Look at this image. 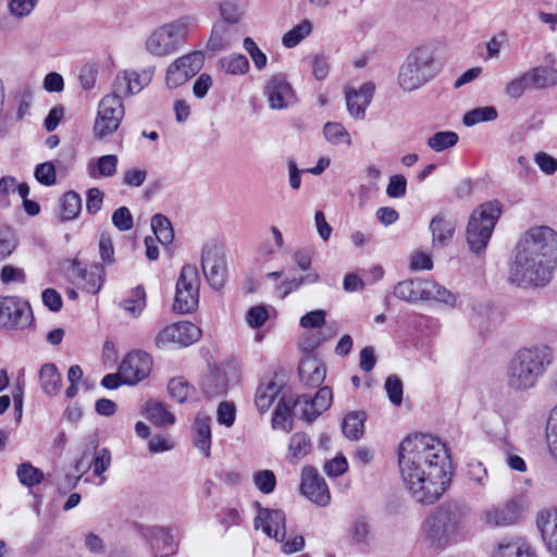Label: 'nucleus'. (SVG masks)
Returning <instances> with one entry per match:
<instances>
[{"instance_id":"obj_1","label":"nucleus","mask_w":557,"mask_h":557,"mask_svg":"<svg viewBox=\"0 0 557 557\" xmlns=\"http://www.w3.org/2000/svg\"><path fill=\"white\" fill-rule=\"evenodd\" d=\"M398 467L411 497L420 504H434L449 484L445 445L429 434L407 436L398 448Z\"/></svg>"},{"instance_id":"obj_2","label":"nucleus","mask_w":557,"mask_h":557,"mask_svg":"<svg viewBox=\"0 0 557 557\" xmlns=\"http://www.w3.org/2000/svg\"><path fill=\"white\" fill-rule=\"evenodd\" d=\"M553 361L554 352L547 345L519 349L506 366L505 381L507 388L513 393L531 391L536 387Z\"/></svg>"},{"instance_id":"obj_3","label":"nucleus","mask_w":557,"mask_h":557,"mask_svg":"<svg viewBox=\"0 0 557 557\" xmlns=\"http://www.w3.org/2000/svg\"><path fill=\"white\" fill-rule=\"evenodd\" d=\"M467 512L456 504L441 505L423 520L420 531L431 546L444 549L462 537Z\"/></svg>"},{"instance_id":"obj_4","label":"nucleus","mask_w":557,"mask_h":557,"mask_svg":"<svg viewBox=\"0 0 557 557\" xmlns=\"http://www.w3.org/2000/svg\"><path fill=\"white\" fill-rule=\"evenodd\" d=\"M437 74L434 51L428 46L414 48L399 67L397 82L407 92L414 91Z\"/></svg>"},{"instance_id":"obj_5","label":"nucleus","mask_w":557,"mask_h":557,"mask_svg":"<svg viewBox=\"0 0 557 557\" xmlns=\"http://www.w3.org/2000/svg\"><path fill=\"white\" fill-rule=\"evenodd\" d=\"M500 214L502 205L498 201H486L473 210L466 228L470 251L475 255L485 251Z\"/></svg>"},{"instance_id":"obj_6","label":"nucleus","mask_w":557,"mask_h":557,"mask_svg":"<svg viewBox=\"0 0 557 557\" xmlns=\"http://www.w3.org/2000/svg\"><path fill=\"white\" fill-rule=\"evenodd\" d=\"M556 267L516 247L509 268V281L519 287H542L548 284Z\"/></svg>"},{"instance_id":"obj_7","label":"nucleus","mask_w":557,"mask_h":557,"mask_svg":"<svg viewBox=\"0 0 557 557\" xmlns=\"http://www.w3.org/2000/svg\"><path fill=\"white\" fill-rule=\"evenodd\" d=\"M191 22L185 16L158 27L146 40L147 51L154 57L174 53L185 42Z\"/></svg>"},{"instance_id":"obj_8","label":"nucleus","mask_w":557,"mask_h":557,"mask_svg":"<svg viewBox=\"0 0 557 557\" xmlns=\"http://www.w3.org/2000/svg\"><path fill=\"white\" fill-rule=\"evenodd\" d=\"M125 111L123 100L113 92L106 95L98 103L92 126V136L99 141H107L120 127Z\"/></svg>"},{"instance_id":"obj_9","label":"nucleus","mask_w":557,"mask_h":557,"mask_svg":"<svg viewBox=\"0 0 557 557\" xmlns=\"http://www.w3.org/2000/svg\"><path fill=\"white\" fill-rule=\"evenodd\" d=\"M517 247L557 268V233L548 226L530 228Z\"/></svg>"},{"instance_id":"obj_10","label":"nucleus","mask_w":557,"mask_h":557,"mask_svg":"<svg viewBox=\"0 0 557 557\" xmlns=\"http://www.w3.org/2000/svg\"><path fill=\"white\" fill-rule=\"evenodd\" d=\"M200 277L196 265L186 264L182 268L176 282V293L173 304L174 311L190 313L199 302Z\"/></svg>"},{"instance_id":"obj_11","label":"nucleus","mask_w":557,"mask_h":557,"mask_svg":"<svg viewBox=\"0 0 557 557\" xmlns=\"http://www.w3.org/2000/svg\"><path fill=\"white\" fill-rule=\"evenodd\" d=\"M65 271L72 284L91 294H97L106 280V270L101 263H92L86 268L77 259H73Z\"/></svg>"},{"instance_id":"obj_12","label":"nucleus","mask_w":557,"mask_h":557,"mask_svg":"<svg viewBox=\"0 0 557 557\" xmlns=\"http://www.w3.org/2000/svg\"><path fill=\"white\" fill-rule=\"evenodd\" d=\"M201 336L200 329L191 322H177L162 329L156 336L154 344L158 348L169 345L189 346Z\"/></svg>"},{"instance_id":"obj_13","label":"nucleus","mask_w":557,"mask_h":557,"mask_svg":"<svg viewBox=\"0 0 557 557\" xmlns=\"http://www.w3.org/2000/svg\"><path fill=\"white\" fill-rule=\"evenodd\" d=\"M203 54L195 51L176 59L166 71V85L177 88L194 77L203 65Z\"/></svg>"},{"instance_id":"obj_14","label":"nucleus","mask_w":557,"mask_h":557,"mask_svg":"<svg viewBox=\"0 0 557 557\" xmlns=\"http://www.w3.org/2000/svg\"><path fill=\"white\" fill-rule=\"evenodd\" d=\"M263 95L272 110H284L296 102V95L285 75L277 73L265 82Z\"/></svg>"},{"instance_id":"obj_15","label":"nucleus","mask_w":557,"mask_h":557,"mask_svg":"<svg viewBox=\"0 0 557 557\" xmlns=\"http://www.w3.org/2000/svg\"><path fill=\"white\" fill-rule=\"evenodd\" d=\"M152 368V358L140 350L128 352L120 364V375L124 384L134 385L147 377Z\"/></svg>"},{"instance_id":"obj_16","label":"nucleus","mask_w":557,"mask_h":557,"mask_svg":"<svg viewBox=\"0 0 557 557\" xmlns=\"http://www.w3.org/2000/svg\"><path fill=\"white\" fill-rule=\"evenodd\" d=\"M32 310L27 302L15 297L0 298V325L23 329L30 323Z\"/></svg>"},{"instance_id":"obj_17","label":"nucleus","mask_w":557,"mask_h":557,"mask_svg":"<svg viewBox=\"0 0 557 557\" xmlns=\"http://www.w3.org/2000/svg\"><path fill=\"white\" fill-rule=\"evenodd\" d=\"M152 75V70H144L141 72L121 71L116 74L112 84V92L121 100L125 97L138 94L151 82Z\"/></svg>"},{"instance_id":"obj_18","label":"nucleus","mask_w":557,"mask_h":557,"mask_svg":"<svg viewBox=\"0 0 557 557\" xmlns=\"http://www.w3.org/2000/svg\"><path fill=\"white\" fill-rule=\"evenodd\" d=\"M301 493L318 506L325 507L331 502L329 486L313 467H305L301 471Z\"/></svg>"},{"instance_id":"obj_19","label":"nucleus","mask_w":557,"mask_h":557,"mask_svg":"<svg viewBox=\"0 0 557 557\" xmlns=\"http://www.w3.org/2000/svg\"><path fill=\"white\" fill-rule=\"evenodd\" d=\"M201 267L209 285L221 289L226 280V260L224 255L215 247L206 248L201 257Z\"/></svg>"},{"instance_id":"obj_20","label":"nucleus","mask_w":557,"mask_h":557,"mask_svg":"<svg viewBox=\"0 0 557 557\" xmlns=\"http://www.w3.org/2000/svg\"><path fill=\"white\" fill-rule=\"evenodd\" d=\"M285 523V513L280 509L260 508L255 518V528L262 529L269 537H273L277 542H283L286 537Z\"/></svg>"},{"instance_id":"obj_21","label":"nucleus","mask_w":557,"mask_h":557,"mask_svg":"<svg viewBox=\"0 0 557 557\" xmlns=\"http://www.w3.org/2000/svg\"><path fill=\"white\" fill-rule=\"evenodd\" d=\"M374 91L375 84L373 82H366L358 89H346V106L350 116L356 120L366 117V111L373 99Z\"/></svg>"},{"instance_id":"obj_22","label":"nucleus","mask_w":557,"mask_h":557,"mask_svg":"<svg viewBox=\"0 0 557 557\" xmlns=\"http://www.w3.org/2000/svg\"><path fill=\"white\" fill-rule=\"evenodd\" d=\"M144 536L149 541L151 553L154 557H169L176 552L177 544L170 531L161 527H148Z\"/></svg>"},{"instance_id":"obj_23","label":"nucleus","mask_w":557,"mask_h":557,"mask_svg":"<svg viewBox=\"0 0 557 557\" xmlns=\"http://www.w3.org/2000/svg\"><path fill=\"white\" fill-rule=\"evenodd\" d=\"M298 374L305 385L318 387L325 380L326 368L319 358L309 351L301 358Z\"/></svg>"},{"instance_id":"obj_24","label":"nucleus","mask_w":557,"mask_h":557,"mask_svg":"<svg viewBox=\"0 0 557 557\" xmlns=\"http://www.w3.org/2000/svg\"><path fill=\"white\" fill-rule=\"evenodd\" d=\"M536 525L547 550L557 556V509L540 511Z\"/></svg>"},{"instance_id":"obj_25","label":"nucleus","mask_w":557,"mask_h":557,"mask_svg":"<svg viewBox=\"0 0 557 557\" xmlns=\"http://www.w3.org/2000/svg\"><path fill=\"white\" fill-rule=\"evenodd\" d=\"M455 222L443 214L433 216L429 224V231L432 234V247L434 249L443 248L449 245L455 234Z\"/></svg>"},{"instance_id":"obj_26","label":"nucleus","mask_w":557,"mask_h":557,"mask_svg":"<svg viewBox=\"0 0 557 557\" xmlns=\"http://www.w3.org/2000/svg\"><path fill=\"white\" fill-rule=\"evenodd\" d=\"M521 512L518 499H510L503 506L486 512V523L492 527H505L517 522Z\"/></svg>"},{"instance_id":"obj_27","label":"nucleus","mask_w":557,"mask_h":557,"mask_svg":"<svg viewBox=\"0 0 557 557\" xmlns=\"http://www.w3.org/2000/svg\"><path fill=\"white\" fill-rule=\"evenodd\" d=\"M228 387L226 374L220 369L210 370L201 380V389L206 397L214 398L226 393Z\"/></svg>"},{"instance_id":"obj_28","label":"nucleus","mask_w":557,"mask_h":557,"mask_svg":"<svg viewBox=\"0 0 557 557\" xmlns=\"http://www.w3.org/2000/svg\"><path fill=\"white\" fill-rule=\"evenodd\" d=\"M426 280H406L394 287V295L404 301L416 302L424 300Z\"/></svg>"},{"instance_id":"obj_29","label":"nucleus","mask_w":557,"mask_h":557,"mask_svg":"<svg viewBox=\"0 0 557 557\" xmlns=\"http://www.w3.org/2000/svg\"><path fill=\"white\" fill-rule=\"evenodd\" d=\"M194 445L200 449L203 455L210 457L211 450V428L210 419L198 414L193 425Z\"/></svg>"},{"instance_id":"obj_30","label":"nucleus","mask_w":557,"mask_h":557,"mask_svg":"<svg viewBox=\"0 0 557 557\" xmlns=\"http://www.w3.org/2000/svg\"><path fill=\"white\" fill-rule=\"evenodd\" d=\"M294 407V398L283 396L273 413L272 428L289 433L293 429L292 409Z\"/></svg>"},{"instance_id":"obj_31","label":"nucleus","mask_w":557,"mask_h":557,"mask_svg":"<svg viewBox=\"0 0 557 557\" xmlns=\"http://www.w3.org/2000/svg\"><path fill=\"white\" fill-rule=\"evenodd\" d=\"M145 417L152 424L158 426L172 425L175 417L168 410L164 404L157 400H149L145 405Z\"/></svg>"},{"instance_id":"obj_32","label":"nucleus","mask_w":557,"mask_h":557,"mask_svg":"<svg viewBox=\"0 0 557 557\" xmlns=\"http://www.w3.org/2000/svg\"><path fill=\"white\" fill-rule=\"evenodd\" d=\"M39 381L47 395H57L61 387L62 377L53 363H45L39 371Z\"/></svg>"},{"instance_id":"obj_33","label":"nucleus","mask_w":557,"mask_h":557,"mask_svg":"<svg viewBox=\"0 0 557 557\" xmlns=\"http://www.w3.org/2000/svg\"><path fill=\"white\" fill-rule=\"evenodd\" d=\"M532 87L544 89L557 85V69L537 66L528 71Z\"/></svg>"},{"instance_id":"obj_34","label":"nucleus","mask_w":557,"mask_h":557,"mask_svg":"<svg viewBox=\"0 0 557 557\" xmlns=\"http://www.w3.org/2000/svg\"><path fill=\"white\" fill-rule=\"evenodd\" d=\"M119 158L115 154L99 157L96 163L88 164V174L91 177H112L116 173Z\"/></svg>"},{"instance_id":"obj_35","label":"nucleus","mask_w":557,"mask_h":557,"mask_svg":"<svg viewBox=\"0 0 557 557\" xmlns=\"http://www.w3.org/2000/svg\"><path fill=\"white\" fill-rule=\"evenodd\" d=\"M366 416L363 412L348 413L342 423L344 435L352 441L359 440L363 435Z\"/></svg>"},{"instance_id":"obj_36","label":"nucleus","mask_w":557,"mask_h":557,"mask_svg":"<svg viewBox=\"0 0 557 557\" xmlns=\"http://www.w3.org/2000/svg\"><path fill=\"white\" fill-rule=\"evenodd\" d=\"M311 448L310 437L304 432H297L289 440L287 457L289 461L298 460L307 456Z\"/></svg>"},{"instance_id":"obj_37","label":"nucleus","mask_w":557,"mask_h":557,"mask_svg":"<svg viewBox=\"0 0 557 557\" xmlns=\"http://www.w3.org/2000/svg\"><path fill=\"white\" fill-rule=\"evenodd\" d=\"M121 308L132 317H138L146 307V292L141 285L132 289L129 296L121 301Z\"/></svg>"},{"instance_id":"obj_38","label":"nucleus","mask_w":557,"mask_h":557,"mask_svg":"<svg viewBox=\"0 0 557 557\" xmlns=\"http://www.w3.org/2000/svg\"><path fill=\"white\" fill-rule=\"evenodd\" d=\"M82 210V198L73 190L66 191L60 200V216L62 220L75 219Z\"/></svg>"},{"instance_id":"obj_39","label":"nucleus","mask_w":557,"mask_h":557,"mask_svg":"<svg viewBox=\"0 0 557 557\" xmlns=\"http://www.w3.org/2000/svg\"><path fill=\"white\" fill-rule=\"evenodd\" d=\"M281 386L274 382L258 387L255 404L259 411L265 412L280 394Z\"/></svg>"},{"instance_id":"obj_40","label":"nucleus","mask_w":557,"mask_h":557,"mask_svg":"<svg viewBox=\"0 0 557 557\" xmlns=\"http://www.w3.org/2000/svg\"><path fill=\"white\" fill-rule=\"evenodd\" d=\"M151 228L162 245L166 246L173 242L174 232L170 220L162 214H154L151 219Z\"/></svg>"},{"instance_id":"obj_41","label":"nucleus","mask_w":557,"mask_h":557,"mask_svg":"<svg viewBox=\"0 0 557 557\" xmlns=\"http://www.w3.org/2000/svg\"><path fill=\"white\" fill-rule=\"evenodd\" d=\"M498 116L497 110L492 106L478 107L468 111L463 117L462 123L468 126H474L482 122L495 121Z\"/></svg>"},{"instance_id":"obj_42","label":"nucleus","mask_w":557,"mask_h":557,"mask_svg":"<svg viewBox=\"0 0 557 557\" xmlns=\"http://www.w3.org/2000/svg\"><path fill=\"white\" fill-rule=\"evenodd\" d=\"M16 475L20 483L27 487H33L44 481V472L34 467L30 462H23L17 467Z\"/></svg>"},{"instance_id":"obj_43","label":"nucleus","mask_w":557,"mask_h":557,"mask_svg":"<svg viewBox=\"0 0 557 557\" xmlns=\"http://www.w3.org/2000/svg\"><path fill=\"white\" fill-rule=\"evenodd\" d=\"M425 299H434L449 306H455L457 297L447 288L434 281H425Z\"/></svg>"},{"instance_id":"obj_44","label":"nucleus","mask_w":557,"mask_h":557,"mask_svg":"<svg viewBox=\"0 0 557 557\" xmlns=\"http://www.w3.org/2000/svg\"><path fill=\"white\" fill-rule=\"evenodd\" d=\"M311 32V22L304 20L283 36L282 42L286 48H294L307 36H309Z\"/></svg>"},{"instance_id":"obj_45","label":"nucleus","mask_w":557,"mask_h":557,"mask_svg":"<svg viewBox=\"0 0 557 557\" xmlns=\"http://www.w3.org/2000/svg\"><path fill=\"white\" fill-rule=\"evenodd\" d=\"M221 67L231 75H243L249 70L248 59L243 54H230L220 60Z\"/></svg>"},{"instance_id":"obj_46","label":"nucleus","mask_w":557,"mask_h":557,"mask_svg":"<svg viewBox=\"0 0 557 557\" xmlns=\"http://www.w3.org/2000/svg\"><path fill=\"white\" fill-rule=\"evenodd\" d=\"M457 143L458 135L451 131L437 132L428 139V146L436 152L454 147Z\"/></svg>"},{"instance_id":"obj_47","label":"nucleus","mask_w":557,"mask_h":557,"mask_svg":"<svg viewBox=\"0 0 557 557\" xmlns=\"http://www.w3.org/2000/svg\"><path fill=\"white\" fill-rule=\"evenodd\" d=\"M323 133L325 139L332 145L347 144L349 146L351 144L349 133L339 123H326L324 125Z\"/></svg>"},{"instance_id":"obj_48","label":"nucleus","mask_w":557,"mask_h":557,"mask_svg":"<svg viewBox=\"0 0 557 557\" xmlns=\"http://www.w3.org/2000/svg\"><path fill=\"white\" fill-rule=\"evenodd\" d=\"M497 557H535V554L525 542H513L499 545Z\"/></svg>"},{"instance_id":"obj_49","label":"nucleus","mask_w":557,"mask_h":557,"mask_svg":"<svg viewBox=\"0 0 557 557\" xmlns=\"http://www.w3.org/2000/svg\"><path fill=\"white\" fill-rule=\"evenodd\" d=\"M169 393L177 403L186 401L191 395L194 388L184 377H173L168 385Z\"/></svg>"},{"instance_id":"obj_50","label":"nucleus","mask_w":557,"mask_h":557,"mask_svg":"<svg viewBox=\"0 0 557 557\" xmlns=\"http://www.w3.org/2000/svg\"><path fill=\"white\" fill-rule=\"evenodd\" d=\"M20 186L13 176L5 175L0 178V208H8L11 205L10 196L15 191L20 194Z\"/></svg>"},{"instance_id":"obj_51","label":"nucleus","mask_w":557,"mask_h":557,"mask_svg":"<svg viewBox=\"0 0 557 557\" xmlns=\"http://www.w3.org/2000/svg\"><path fill=\"white\" fill-rule=\"evenodd\" d=\"M546 441L549 451L557 460V405L550 410L547 418Z\"/></svg>"},{"instance_id":"obj_52","label":"nucleus","mask_w":557,"mask_h":557,"mask_svg":"<svg viewBox=\"0 0 557 557\" xmlns=\"http://www.w3.org/2000/svg\"><path fill=\"white\" fill-rule=\"evenodd\" d=\"M532 87L531 81L529 79L528 71L522 75L511 79L505 87V92L512 99H519L522 97L524 91Z\"/></svg>"},{"instance_id":"obj_53","label":"nucleus","mask_w":557,"mask_h":557,"mask_svg":"<svg viewBox=\"0 0 557 557\" xmlns=\"http://www.w3.org/2000/svg\"><path fill=\"white\" fill-rule=\"evenodd\" d=\"M256 487L263 494H270L276 485V478L271 470H259L252 475Z\"/></svg>"},{"instance_id":"obj_54","label":"nucleus","mask_w":557,"mask_h":557,"mask_svg":"<svg viewBox=\"0 0 557 557\" xmlns=\"http://www.w3.org/2000/svg\"><path fill=\"white\" fill-rule=\"evenodd\" d=\"M34 176L41 185L53 186L57 182L54 164L48 161L36 165Z\"/></svg>"},{"instance_id":"obj_55","label":"nucleus","mask_w":557,"mask_h":557,"mask_svg":"<svg viewBox=\"0 0 557 557\" xmlns=\"http://www.w3.org/2000/svg\"><path fill=\"white\" fill-rule=\"evenodd\" d=\"M332 399V389L329 386L321 387L312 398L313 404H311V407H315V411L310 412V417H319L331 406Z\"/></svg>"},{"instance_id":"obj_56","label":"nucleus","mask_w":557,"mask_h":557,"mask_svg":"<svg viewBox=\"0 0 557 557\" xmlns=\"http://www.w3.org/2000/svg\"><path fill=\"white\" fill-rule=\"evenodd\" d=\"M385 391L389 401L395 406L403 403L404 387L403 382L397 375H389L385 381Z\"/></svg>"},{"instance_id":"obj_57","label":"nucleus","mask_w":557,"mask_h":557,"mask_svg":"<svg viewBox=\"0 0 557 557\" xmlns=\"http://www.w3.org/2000/svg\"><path fill=\"white\" fill-rule=\"evenodd\" d=\"M244 49L251 58L253 65L258 71L265 69L268 63L267 55L260 50L255 40L250 37H246L243 42Z\"/></svg>"},{"instance_id":"obj_58","label":"nucleus","mask_w":557,"mask_h":557,"mask_svg":"<svg viewBox=\"0 0 557 557\" xmlns=\"http://www.w3.org/2000/svg\"><path fill=\"white\" fill-rule=\"evenodd\" d=\"M38 0H10L9 12L16 18L28 16L35 9Z\"/></svg>"},{"instance_id":"obj_59","label":"nucleus","mask_w":557,"mask_h":557,"mask_svg":"<svg viewBox=\"0 0 557 557\" xmlns=\"http://www.w3.org/2000/svg\"><path fill=\"white\" fill-rule=\"evenodd\" d=\"M503 453L505 455V461L507 466L515 471L525 472L527 463L522 457L515 453V448L507 442H504V446L502 447Z\"/></svg>"},{"instance_id":"obj_60","label":"nucleus","mask_w":557,"mask_h":557,"mask_svg":"<svg viewBox=\"0 0 557 557\" xmlns=\"http://www.w3.org/2000/svg\"><path fill=\"white\" fill-rule=\"evenodd\" d=\"M113 225L122 232L133 227V215L127 207L117 208L112 214Z\"/></svg>"},{"instance_id":"obj_61","label":"nucleus","mask_w":557,"mask_h":557,"mask_svg":"<svg viewBox=\"0 0 557 557\" xmlns=\"http://www.w3.org/2000/svg\"><path fill=\"white\" fill-rule=\"evenodd\" d=\"M407 191V180L401 174H396L389 177L386 187V194L391 198H403Z\"/></svg>"},{"instance_id":"obj_62","label":"nucleus","mask_w":557,"mask_h":557,"mask_svg":"<svg viewBox=\"0 0 557 557\" xmlns=\"http://www.w3.org/2000/svg\"><path fill=\"white\" fill-rule=\"evenodd\" d=\"M534 162L546 175H553L557 172V159L547 152H536L534 154Z\"/></svg>"},{"instance_id":"obj_63","label":"nucleus","mask_w":557,"mask_h":557,"mask_svg":"<svg viewBox=\"0 0 557 557\" xmlns=\"http://www.w3.org/2000/svg\"><path fill=\"white\" fill-rule=\"evenodd\" d=\"M268 319L269 311L265 306L251 307L246 314V321L252 329L262 326Z\"/></svg>"},{"instance_id":"obj_64","label":"nucleus","mask_w":557,"mask_h":557,"mask_svg":"<svg viewBox=\"0 0 557 557\" xmlns=\"http://www.w3.org/2000/svg\"><path fill=\"white\" fill-rule=\"evenodd\" d=\"M468 476L472 482L481 487L485 486L488 479L486 468L482 462L476 460H472L468 463Z\"/></svg>"}]
</instances>
